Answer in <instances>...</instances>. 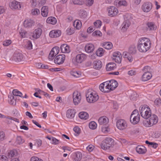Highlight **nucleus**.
Returning <instances> with one entry per match:
<instances>
[{
  "label": "nucleus",
  "instance_id": "obj_1",
  "mask_svg": "<svg viewBox=\"0 0 161 161\" xmlns=\"http://www.w3.org/2000/svg\"><path fill=\"white\" fill-rule=\"evenodd\" d=\"M151 46V42L148 38H142L138 41V50L141 52H146L150 48Z\"/></svg>",
  "mask_w": 161,
  "mask_h": 161
},
{
  "label": "nucleus",
  "instance_id": "obj_2",
  "mask_svg": "<svg viewBox=\"0 0 161 161\" xmlns=\"http://www.w3.org/2000/svg\"><path fill=\"white\" fill-rule=\"evenodd\" d=\"M86 97L87 102L90 103L96 102L99 98L98 95L95 92L90 90L87 91Z\"/></svg>",
  "mask_w": 161,
  "mask_h": 161
},
{
  "label": "nucleus",
  "instance_id": "obj_3",
  "mask_svg": "<svg viewBox=\"0 0 161 161\" xmlns=\"http://www.w3.org/2000/svg\"><path fill=\"white\" fill-rule=\"evenodd\" d=\"M139 111L142 117L145 119L149 118L152 115L150 108L147 105H142L140 107Z\"/></svg>",
  "mask_w": 161,
  "mask_h": 161
},
{
  "label": "nucleus",
  "instance_id": "obj_4",
  "mask_svg": "<svg viewBox=\"0 0 161 161\" xmlns=\"http://www.w3.org/2000/svg\"><path fill=\"white\" fill-rule=\"evenodd\" d=\"M149 119H146L143 121L144 125L147 127H150L156 124L158 122V119L155 114L151 115Z\"/></svg>",
  "mask_w": 161,
  "mask_h": 161
},
{
  "label": "nucleus",
  "instance_id": "obj_5",
  "mask_svg": "<svg viewBox=\"0 0 161 161\" xmlns=\"http://www.w3.org/2000/svg\"><path fill=\"white\" fill-rule=\"evenodd\" d=\"M114 141L111 138H106L103 141L101 147L104 150L109 149L110 148L114 145Z\"/></svg>",
  "mask_w": 161,
  "mask_h": 161
},
{
  "label": "nucleus",
  "instance_id": "obj_6",
  "mask_svg": "<svg viewBox=\"0 0 161 161\" xmlns=\"http://www.w3.org/2000/svg\"><path fill=\"white\" fill-rule=\"evenodd\" d=\"M140 116L137 110L135 109L132 112L130 118V122L133 124H137L139 121Z\"/></svg>",
  "mask_w": 161,
  "mask_h": 161
},
{
  "label": "nucleus",
  "instance_id": "obj_7",
  "mask_svg": "<svg viewBox=\"0 0 161 161\" xmlns=\"http://www.w3.org/2000/svg\"><path fill=\"white\" fill-rule=\"evenodd\" d=\"M11 59L17 63L22 62L23 61V55L20 53L15 52L13 56Z\"/></svg>",
  "mask_w": 161,
  "mask_h": 161
},
{
  "label": "nucleus",
  "instance_id": "obj_8",
  "mask_svg": "<svg viewBox=\"0 0 161 161\" xmlns=\"http://www.w3.org/2000/svg\"><path fill=\"white\" fill-rule=\"evenodd\" d=\"M73 102L75 105L79 103L81 99V94L78 91H75L73 94Z\"/></svg>",
  "mask_w": 161,
  "mask_h": 161
},
{
  "label": "nucleus",
  "instance_id": "obj_9",
  "mask_svg": "<svg viewBox=\"0 0 161 161\" xmlns=\"http://www.w3.org/2000/svg\"><path fill=\"white\" fill-rule=\"evenodd\" d=\"M104 87H105V93H108L113 90L108 81L105 82L100 85L99 88L101 91H104L103 88Z\"/></svg>",
  "mask_w": 161,
  "mask_h": 161
},
{
  "label": "nucleus",
  "instance_id": "obj_10",
  "mask_svg": "<svg viewBox=\"0 0 161 161\" xmlns=\"http://www.w3.org/2000/svg\"><path fill=\"white\" fill-rule=\"evenodd\" d=\"M65 56L64 54H59L54 59V63L58 65L63 64L65 60Z\"/></svg>",
  "mask_w": 161,
  "mask_h": 161
},
{
  "label": "nucleus",
  "instance_id": "obj_11",
  "mask_svg": "<svg viewBox=\"0 0 161 161\" xmlns=\"http://www.w3.org/2000/svg\"><path fill=\"white\" fill-rule=\"evenodd\" d=\"M116 126L119 129L123 130L126 127L127 125L124 120L119 119L116 122Z\"/></svg>",
  "mask_w": 161,
  "mask_h": 161
},
{
  "label": "nucleus",
  "instance_id": "obj_12",
  "mask_svg": "<svg viewBox=\"0 0 161 161\" xmlns=\"http://www.w3.org/2000/svg\"><path fill=\"white\" fill-rule=\"evenodd\" d=\"M113 58L115 62L117 63L120 64L121 61L122 56L119 52H114L113 54Z\"/></svg>",
  "mask_w": 161,
  "mask_h": 161
},
{
  "label": "nucleus",
  "instance_id": "obj_13",
  "mask_svg": "<svg viewBox=\"0 0 161 161\" xmlns=\"http://www.w3.org/2000/svg\"><path fill=\"white\" fill-rule=\"evenodd\" d=\"M152 7V3L149 2L144 3L142 6V9L145 12H149L151 9Z\"/></svg>",
  "mask_w": 161,
  "mask_h": 161
},
{
  "label": "nucleus",
  "instance_id": "obj_14",
  "mask_svg": "<svg viewBox=\"0 0 161 161\" xmlns=\"http://www.w3.org/2000/svg\"><path fill=\"white\" fill-rule=\"evenodd\" d=\"M108 14L109 16L113 17L115 16L118 13L117 9L114 6H111L108 9Z\"/></svg>",
  "mask_w": 161,
  "mask_h": 161
},
{
  "label": "nucleus",
  "instance_id": "obj_15",
  "mask_svg": "<svg viewBox=\"0 0 161 161\" xmlns=\"http://www.w3.org/2000/svg\"><path fill=\"white\" fill-rule=\"evenodd\" d=\"M9 6L12 9H19L21 7L20 3L15 0L9 4Z\"/></svg>",
  "mask_w": 161,
  "mask_h": 161
},
{
  "label": "nucleus",
  "instance_id": "obj_16",
  "mask_svg": "<svg viewBox=\"0 0 161 161\" xmlns=\"http://www.w3.org/2000/svg\"><path fill=\"white\" fill-rule=\"evenodd\" d=\"M61 31L59 30H54L51 31L49 34V36L52 38L57 37L60 36Z\"/></svg>",
  "mask_w": 161,
  "mask_h": 161
},
{
  "label": "nucleus",
  "instance_id": "obj_17",
  "mask_svg": "<svg viewBox=\"0 0 161 161\" xmlns=\"http://www.w3.org/2000/svg\"><path fill=\"white\" fill-rule=\"evenodd\" d=\"M98 121L100 125H105L108 123V119L106 116H102L99 118Z\"/></svg>",
  "mask_w": 161,
  "mask_h": 161
},
{
  "label": "nucleus",
  "instance_id": "obj_18",
  "mask_svg": "<svg viewBox=\"0 0 161 161\" xmlns=\"http://www.w3.org/2000/svg\"><path fill=\"white\" fill-rule=\"evenodd\" d=\"M152 77V74L150 72H144L142 76V79L143 81H147L150 79Z\"/></svg>",
  "mask_w": 161,
  "mask_h": 161
},
{
  "label": "nucleus",
  "instance_id": "obj_19",
  "mask_svg": "<svg viewBox=\"0 0 161 161\" xmlns=\"http://www.w3.org/2000/svg\"><path fill=\"white\" fill-rule=\"evenodd\" d=\"M136 150L137 153L140 154H144L146 151V148L143 146H138L136 148Z\"/></svg>",
  "mask_w": 161,
  "mask_h": 161
},
{
  "label": "nucleus",
  "instance_id": "obj_20",
  "mask_svg": "<svg viewBox=\"0 0 161 161\" xmlns=\"http://www.w3.org/2000/svg\"><path fill=\"white\" fill-rule=\"evenodd\" d=\"M60 50L63 53H69L70 52L69 46L66 44L61 45L60 47Z\"/></svg>",
  "mask_w": 161,
  "mask_h": 161
},
{
  "label": "nucleus",
  "instance_id": "obj_21",
  "mask_svg": "<svg viewBox=\"0 0 161 161\" xmlns=\"http://www.w3.org/2000/svg\"><path fill=\"white\" fill-rule=\"evenodd\" d=\"M24 26L26 28H30L34 25V22L31 19H27L25 20Z\"/></svg>",
  "mask_w": 161,
  "mask_h": 161
},
{
  "label": "nucleus",
  "instance_id": "obj_22",
  "mask_svg": "<svg viewBox=\"0 0 161 161\" xmlns=\"http://www.w3.org/2000/svg\"><path fill=\"white\" fill-rule=\"evenodd\" d=\"M76 112L74 109H69L67 111V117L72 119L74 117Z\"/></svg>",
  "mask_w": 161,
  "mask_h": 161
},
{
  "label": "nucleus",
  "instance_id": "obj_23",
  "mask_svg": "<svg viewBox=\"0 0 161 161\" xmlns=\"http://www.w3.org/2000/svg\"><path fill=\"white\" fill-rule=\"evenodd\" d=\"M146 25L147 30L149 31L155 30L157 28V26L153 22H147Z\"/></svg>",
  "mask_w": 161,
  "mask_h": 161
},
{
  "label": "nucleus",
  "instance_id": "obj_24",
  "mask_svg": "<svg viewBox=\"0 0 161 161\" xmlns=\"http://www.w3.org/2000/svg\"><path fill=\"white\" fill-rule=\"evenodd\" d=\"M85 55L82 53L81 54L77 55L75 58V60L76 62L78 63H80L82 62V61L85 59Z\"/></svg>",
  "mask_w": 161,
  "mask_h": 161
},
{
  "label": "nucleus",
  "instance_id": "obj_25",
  "mask_svg": "<svg viewBox=\"0 0 161 161\" xmlns=\"http://www.w3.org/2000/svg\"><path fill=\"white\" fill-rule=\"evenodd\" d=\"M48 13V8L47 6H43L41 9V14L43 17H47Z\"/></svg>",
  "mask_w": 161,
  "mask_h": 161
},
{
  "label": "nucleus",
  "instance_id": "obj_26",
  "mask_svg": "<svg viewBox=\"0 0 161 161\" xmlns=\"http://www.w3.org/2000/svg\"><path fill=\"white\" fill-rule=\"evenodd\" d=\"M42 32V31L41 28H37L34 31L33 37L36 39L38 38L41 36Z\"/></svg>",
  "mask_w": 161,
  "mask_h": 161
},
{
  "label": "nucleus",
  "instance_id": "obj_27",
  "mask_svg": "<svg viewBox=\"0 0 161 161\" xmlns=\"http://www.w3.org/2000/svg\"><path fill=\"white\" fill-rule=\"evenodd\" d=\"M114 4L118 7L122 6H125L127 5V3L125 0H115Z\"/></svg>",
  "mask_w": 161,
  "mask_h": 161
},
{
  "label": "nucleus",
  "instance_id": "obj_28",
  "mask_svg": "<svg viewBox=\"0 0 161 161\" xmlns=\"http://www.w3.org/2000/svg\"><path fill=\"white\" fill-rule=\"evenodd\" d=\"M93 66L95 69H99L102 67V64L100 60H96L93 63Z\"/></svg>",
  "mask_w": 161,
  "mask_h": 161
},
{
  "label": "nucleus",
  "instance_id": "obj_29",
  "mask_svg": "<svg viewBox=\"0 0 161 161\" xmlns=\"http://www.w3.org/2000/svg\"><path fill=\"white\" fill-rule=\"evenodd\" d=\"M116 64L114 63H110L106 65V69L107 71L114 70L116 68Z\"/></svg>",
  "mask_w": 161,
  "mask_h": 161
},
{
  "label": "nucleus",
  "instance_id": "obj_30",
  "mask_svg": "<svg viewBox=\"0 0 161 161\" xmlns=\"http://www.w3.org/2000/svg\"><path fill=\"white\" fill-rule=\"evenodd\" d=\"M130 25V22L128 20H125L122 24V30L125 31Z\"/></svg>",
  "mask_w": 161,
  "mask_h": 161
},
{
  "label": "nucleus",
  "instance_id": "obj_31",
  "mask_svg": "<svg viewBox=\"0 0 161 161\" xmlns=\"http://www.w3.org/2000/svg\"><path fill=\"white\" fill-rule=\"evenodd\" d=\"M82 157V155L81 153L78 152L75 153V154L74 158V161H80Z\"/></svg>",
  "mask_w": 161,
  "mask_h": 161
},
{
  "label": "nucleus",
  "instance_id": "obj_32",
  "mask_svg": "<svg viewBox=\"0 0 161 161\" xmlns=\"http://www.w3.org/2000/svg\"><path fill=\"white\" fill-rule=\"evenodd\" d=\"M94 49V46L92 44L86 45L85 47V50L86 52L90 53L92 52Z\"/></svg>",
  "mask_w": 161,
  "mask_h": 161
},
{
  "label": "nucleus",
  "instance_id": "obj_33",
  "mask_svg": "<svg viewBox=\"0 0 161 161\" xmlns=\"http://www.w3.org/2000/svg\"><path fill=\"white\" fill-rule=\"evenodd\" d=\"M8 97L9 103L11 105H15L16 104V98L12 94L8 95Z\"/></svg>",
  "mask_w": 161,
  "mask_h": 161
},
{
  "label": "nucleus",
  "instance_id": "obj_34",
  "mask_svg": "<svg viewBox=\"0 0 161 161\" xmlns=\"http://www.w3.org/2000/svg\"><path fill=\"white\" fill-rule=\"evenodd\" d=\"M108 81L113 90L115 89L118 86V84L117 82L115 80H112Z\"/></svg>",
  "mask_w": 161,
  "mask_h": 161
},
{
  "label": "nucleus",
  "instance_id": "obj_35",
  "mask_svg": "<svg viewBox=\"0 0 161 161\" xmlns=\"http://www.w3.org/2000/svg\"><path fill=\"white\" fill-rule=\"evenodd\" d=\"M79 116L81 119H86L88 118V114L85 112H81L79 114Z\"/></svg>",
  "mask_w": 161,
  "mask_h": 161
},
{
  "label": "nucleus",
  "instance_id": "obj_36",
  "mask_svg": "<svg viewBox=\"0 0 161 161\" xmlns=\"http://www.w3.org/2000/svg\"><path fill=\"white\" fill-rule=\"evenodd\" d=\"M46 22L48 23L54 25L57 22V20L54 17H50L47 18Z\"/></svg>",
  "mask_w": 161,
  "mask_h": 161
},
{
  "label": "nucleus",
  "instance_id": "obj_37",
  "mask_svg": "<svg viewBox=\"0 0 161 161\" xmlns=\"http://www.w3.org/2000/svg\"><path fill=\"white\" fill-rule=\"evenodd\" d=\"M136 48L135 45H133L130 47L129 49V53L132 54H135L136 53Z\"/></svg>",
  "mask_w": 161,
  "mask_h": 161
},
{
  "label": "nucleus",
  "instance_id": "obj_38",
  "mask_svg": "<svg viewBox=\"0 0 161 161\" xmlns=\"http://www.w3.org/2000/svg\"><path fill=\"white\" fill-rule=\"evenodd\" d=\"M113 46L112 43L110 42H107L104 43L103 44V47L104 48L107 49H111Z\"/></svg>",
  "mask_w": 161,
  "mask_h": 161
},
{
  "label": "nucleus",
  "instance_id": "obj_39",
  "mask_svg": "<svg viewBox=\"0 0 161 161\" xmlns=\"http://www.w3.org/2000/svg\"><path fill=\"white\" fill-rule=\"evenodd\" d=\"M70 74L71 75L76 78H79L81 76V73L80 72L73 70L70 71Z\"/></svg>",
  "mask_w": 161,
  "mask_h": 161
},
{
  "label": "nucleus",
  "instance_id": "obj_40",
  "mask_svg": "<svg viewBox=\"0 0 161 161\" xmlns=\"http://www.w3.org/2000/svg\"><path fill=\"white\" fill-rule=\"evenodd\" d=\"M73 26L76 29H79L81 26V22L80 21L76 20L74 22Z\"/></svg>",
  "mask_w": 161,
  "mask_h": 161
},
{
  "label": "nucleus",
  "instance_id": "obj_41",
  "mask_svg": "<svg viewBox=\"0 0 161 161\" xmlns=\"http://www.w3.org/2000/svg\"><path fill=\"white\" fill-rule=\"evenodd\" d=\"M12 93L13 94V96H19L21 97H22V93L19 91L17 89L13 90Z\"/></svg>",
  "mask_w": 161,
  "mask_h": 161
},
{
  "label": "nucleus",
  "instance_id": "obj_42",
  "mask_svg": "<svg viewBox=\"0 0 161 161\" xmlns=\"http://www.w3.org/2000/svg\"><path fill=\"white\" fill-rule=\"evenodd\" d=\"M97 124L94 121L90 122L89 125V127L92 129H95L97 127Z\"/></svg>",
  "mask_w": 161,
  "mask_h": 161
},
{
  "label": "nucleus",
  "instance_id": "obj_43",
  "mask_svg": "<svg viewBox=\"0 0 161 161\" xmlns=\"http://www.w3.org/2000/svg\"><path fill=\"white\" fill-rule=\"evenodd\" d=\"M51 51L53 52V53L56 56L58 53L59 51V47H55L52 49Z\"/></svg>",
  "mask_w": 161,
  "mask_h": 161
},
{
  "label": "nucleus",
  "instance_id": "obj_44",
  "mask_svg": "<svg viewBox=\"0 0 161 161\" xmlns=\"http://www.w3.org/2000/svg\"><path fill=\"white\" fill-rule=\"evenodd\" d=\"M25 141L21 136H17L16 139V142L19 144H22Z\"/></svg>",
  "mask_w": 161,
  "mask_h": 161
},
{
  "label": "nucleus",
  "instance_id": "obj_45",
  "mask_svg": "<svg viewBox=\"0 0 161 161\" xmlns=\"http://www.w3.org/2000/svg\"><path fill=\"white\" fill-rule=\"evenodd\" d=\"M8 158H12L14 157L15 156V152L14 150H10L8 153Z\"/></svg>",
  "mask_w": 161,
  "mask_h": 161
},
{
  "label": "nucleus",
  "instance_id": "obj_46",
  "mask_svg": "<svg viewBox=\"0 0 161 161\" xmlns=\"http://www.w3.org/2000/svg\"><path fill=\"white\" fill-rule=\"evenodd\" d=\"M137 94L135 92H133L130 96V99L132 101H135L136 100L137 98Z\"/></svg>",
  "mask_w": 161,
  "mask_h": 161
},
{
  "label": "nucleus",
  "instance_id": "obj_47",
  "mask_svg": "<svg viewBox=\"0 0 161 161\" xmlns=\"http://www.w3.org/2000/svg\"><path fill=\"white\" fill-rule=\"evenodd\" d=\"M72 2L74 4H77L78 5H82L84 2L80 0H72Z\"/></svg>",
  "mask_w": 161,
  "mask_h": 161
},
{
  "label": "nucleus",
  "instance_id": "obj_48",
  "mask_svg": "<svg viewBox=\"0 0 161 161\" xmlns=\"http://www.w3.org/2000/svg\"><path fill=\"white\" fill-rule=\"evenodd\" d=\"M103 50L102 48H99L96 51V54L97 56H101L103 55Z\"/></svg>",
  "mask_w": 161,
  "mask_h": 161
},
{
  "label": "nucleus",
  "instance_id": "obj_49",
  "mask_svg": "<svg viewBox=\"0 0 161 161\" xmlns=\"http://www.w3.org/2000/svg\"><path fill=\"white\" fill-rule=\"evenodd\" d=\"M40 10L38 9L34 8L32 10L31 13L33 15H37L40 14Z\"/></svg>",
  "mask_w": 161,
  "mask_h": 161
},
{
  "label": "nucleus",
  "instance_id": "obj_50",
  "mask_svg": "<svg viewBox=\"0 0 161 161\" xmlns=\"http://www.w3.org/2000/svg\"><path fill=\"white\" fill-rule=\"evenodd\" d=\"M101 24L102 22L100 20H97L94 23V25L97 28L100 27L101 25Z\"/></svg>",
  "mask_w": 161,
  "mask_h": 161
},
{
  "label": "nucleus",
  "instance_id": "obj_51",
  "mask_svg": "<svg viewBox=\"0 0 161 161\" xmlns=\"http://www.w3.org/2000/svg\"><path fill=\"white\" fill-rule=\"evenodd\" d=\"M102 33L99 31H96L92 33L93 36H102Z\"/></svg>",
  "mask_w": 161,
  "mask_h": 161
},
{
  "label": "nucleus",
  "instance_id": "obj_52",
  "mask_svg": "<svg viewBox=\"0 0 161 161\" xmlns=\"http://www.w3.org/2000/svg\"><path fill=\"white\" fill-rule=\"evenodd\" d=\"M19 34L22 37H25L26 36L27 33L25 31L21 29L19 31Z\"/></svg>",
  "mask_w": 161,
  "mask_h": 161
},
{
  "label": "nucleus",
  "instance_id": "obj_53",
  "mask_svg": "<svg viewBox=\"0 0 161 161\" xmlns=\"http://www.w3.org/2000/svg\"><path fill=\"white\" fill-rule=\"evenodd\" d=\"M35 141L36 143L34 145V146L36 145H37L38 147H39L42 144V141L40 139H37L35 140Z\"/></svg>",
  "mask_w": 161,
  "mask_h": 161
},
{
  "label": "nucleus",
  "instance_id": "obj_54",
  "mask_svg": "<svg viewBox=\"0 0 161 161\" xmlns=\"http://www.w3.org/2000/svg\"><path fill=\"white\" fill-rule=\"evenodd\" d=\"M67 34L71 35L74 33V30L73 28H68L66 30Z\"/></svg>",
  "mask_w": 161,
  "mask_h": 161
},
{
  "label": "nucleus",
  "instance_id": "obj_55",
  "mask_svg": "<svg viewBox=\"0 0 161 161\" xmlns=\"http://www.w3.org/2000/svg\"><path fill=\"white\" fill-rule=\"evenodd\" d=\"M55 56L54 54L53 53V52L51 51L49 54L48 58L49 60H52L54 58V57Z\"/></svg>",
  "mask_w": 161,
  "mask_h": 161
},
{
  "label": "nucleus",
  "instance_id": "obj_56",
  "mask_svg": "<svg viewBox=\"0 0 161 161\" xmlns=\"http://www.w3.org/2000/svg\"><path fill=\"white\" fill-rule=\"evenodd\" d=\"M11 41L10 40H8L5 41L3 42V45L4 46H7L11 44Z\"/></svg>",
  "mask_w": 161,
  "mask_h": 161
},
{
  "label": "nucleus",
  "instance_id": "obj_57",
  "mask_svg": "<svg viewBox=\"0 0 161 161\" xmlns=\"http://www.w3.org/2000/svg\"><path fill=\"white\" fill-rule=\"evenodd\" d=\"M102 131L104 133H107L109 131V128L108 127H102Z\"/></svg>",
  "mask_w": 161,
  "mask_h": 161
},
{
  "label": "nucleus",
  "instance_id": "obj_58",
  "mask_svg": "<svg viewBox=\"0 0 161 161\" xmlns=\"http://www.w3.org/2000/svg\"><path fill=\"white\" fill-rule=\"evenodd\" d=\"M74 131L77 134L79 135L80 133V129L78 126H75L73 128Z\"/></svg>",
  "mask_w": 161,
  "mask_h": 161
},
{
  "label": "nucleus",
  "instance_id": "obj_59",
  "mask_svg": "<svg viewBox=\"0 0 161 161\" xmlns=\"http://www.w3.org/2000/svg\"><path fill=\"white\" fill-rule=\"evenodd\" d=\"M52 141L53 142V144H58L59 143V141L56 139L55 138L52 137Z\"/></svg>",
  "mask_w": 161,
  "mask_h": 161
},
{
  "label": "nucleus",
  "instance_id": "obj_60",
  "mask_svg": "<svg viewBox=\"0 0 161 161\" xmlns=\"http://www.w3.org/2000/svg\"><path fill=\"white\" fill-rule=\"evenodd\" d=\"M151 68L149 66H146L144 67L143 70L144 72H150Z\"/></svg>",
  "mask_w": 161,
  "mask_h": 161
},
{
  "label": "nucleus",
  "instance_id": "obj_61",
  "mask_svg": "<svg viewBox=\"0 0 161 161\" xmlns=\"http://www.w3.org/2000/svg\"><path fill=\"white\" fill-rule=\"evenodd\" d=\"M31 161H43L42 160L36 157H32L31 159Z\"/></svg>",
  "mask_w": 161,
  "mask_h": 161
},
{
  "label": "nucleus",
  "instance_id": "obj_62",
  "mask_svg": "<svg viewBox=\"0 0 161 161\" xmlns=\"http://www.w3.org/2000/svg\"><path fill=\"white\" fill-rule=\"evenodd\" d=\"M93 0H86V3L87 5L88 6H91L93 3Z\"/></svg>",
  "mask_w": 161,
  "mask_h": 161
},
{
  "label": "nucleus",
  "instance_id": "obj_63",
  "mask_svg": "<svg viewBox=\"0 0 161 161\" xmlns=\"http://www.w3.org/2000/svg\"><path fill=\"white\" fill-rule=\"evenodd\" d=\"M26 47L29 50H31L32 49V46L31 42L30 41H28Z\"/></svg>",
  "mask_w": 161,
  "mask_h": 161
},
{
  "label": "nucleus",
  "instance_id": "obj_64",
  "mask_svg": "<svg viewBox=\"0 0 161 161\" xmlns=\"http://www.w3.org/2000/svg\"><path fill=\"white\" fill-rule=\"evenodd\" d=\"M154 103L156 105H161V99L159 98H156L154 101Z\"/></svg>",
  "mask_w": 161,
  "mask_h": 161
}]
</instances>
